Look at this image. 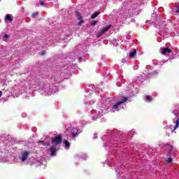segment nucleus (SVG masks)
Here are the masks:
<instances>
[{"mask_svg": "<svg viewBox=\"0 0 179 179\" xmlns=\"http://www.w3.org/2000/svg\"><path fill=\"white\" fill-rule=\"evenodd\" d=\"M175 115H177V113H174Z\"/></svg>", "mask_w": 179, "mask_h": 179, "instance_id": "2f4dec72", "label": "nucleus"}, {"mask_svg": "<svg viewBox=\"0 0 179 179\" xmlns=\"http://www.w3.org/2000/svg\"><path fill=\"white\" fill-rule=\"evenodd\" d=\"M101 115H103V114L99 112V115H97V114L95 115V117H96V118H99V117H101Z\"/></svg>", "mask_w": 179, "mask_h": 179, "instance_id": "a211bd4d", "label": "nucleus"}, {"mask_svg": "<svg viewBox=\"0 0 179 179\" xmlns=\"http://www.w3.org/2000/svg\"><path fill=\"white\" fill-rule=\"evenodd\" d=\"M93 139H97V136L96 134H94Z\"/></svg>", "mask_w": 179, "mask_h": 179, "instance_id": "4be33fe9", "label": "nucleus"}, {"mask_svg": "<svg viewBox=\"0 0 179 179\" xmlns=\"http://www.w3.org/2000/svg\"><path fill=\"white\" fill-rule=\"evenodd\" d=\"M80 159H82V160H86V159H87V155H86V154H83L80 156Z\"/></svg>", "mask_w": 179, "mask_h": 179, "instance_id": "dca6fc26", "label": "nucleus"}, {"mask_svg": "<svg viewBox=\"0 0 179 179\" xmlns=\"http://www.w3.org/2000/svg\"><path fill=\"white\" fill-rule=\"evenodd\" d=\"M135 131L134 130H131V134H134Z\"/></svg>", "mask_w": 179, "mask_h": 179, "instance_id": "c85d7f7f", "label": "nucleus"}, {"mask_svg": "<svg viewBox=\"0 0 179 179\" xmlns=\"http://www.w3.org/2000/svg\"><path fill=\"white\" fill-rule=\"evenodd\" d=\"M3 37H4L5 38H9V35L5 34V35L3 36Z\"/></svg>", "mask_w": 179, "mask_h": 179, "instance_id": "412c9836", "label": "nucleus"}, {"mask_svg": "<svg viewBox=\"0 0 179 179\" xmlns=\"http://www.w3.org/2000/svg\"><path fill=\"white\" fill-rule=\"evenodd\" d=\"M171 50L169 48H164L162 49V54L163 55H166L167 54H171Z\"/></svg>", "mask_w": 179, "mask_h": 179, "instance_id": "6e6552de", "label": "nucleus"}, {"mask_svg": "<svg viewBox=\"0 0 179 179\" xmlns=\"http://www.w3.org/2000/svg\"><path fill=\"white\" fill-rule=\"evenodd\" d=\"M116 171H121V170H120V169H116Z\"/></svg>", "mask_w": 179, "mask_h": 179, "instance_id": "c756f323", "label": "nucleus"}, {"mask_svg": "<svg viewBox=\"0 0 179 179\" xmlns=\"http://www.w3.org/2000/svg\"><path fill=\"white\" fill-rule=\"evenodd\" d=\"M29 155H30V153L27 151L22 152L21 155V162H26L27 157H29Z\"/></svg>", "mask_w": 179, "mask_h": 179, "instance_id": "423d86ee", "label": "nucleus"}, {"mask_svg": "<svg viewBox=\"0 0 179 179\" xmlns=\"http://www.w3.org/2000/svg\"><path fill=\"white\" fill-rule=\"evenodd\" d=\"M135 55H136V50L134 49L133 51L130 52L129 58H134Z\"/></svg>", "mask_w": 179, "mask_h": 179, "instance_id": "1a4fd4ad", "label": "nucleus"}, {"mask_svg": "<svg viewBox=\"0 0 179 179\" xmlns=\"http://www.w3.org/2000/svg\"><path fill=\"white\" fill-rule=\"evenodd\" d=\"M26 115H27L26 113H22V116L24 118V117H26Z\"/></svg>", "mask_w": 179, "mask_h": 179, "instance_id": "393cba45", "label": "nucleus"}, {"mask_svg": "<svg viewBox=\"0 0 179 179\" xmlns=\"http://www.w3.org/2000/svg\"><path fill=\"white\" fill-rule=\"evenodd\" d=\"M38 143H41L43 145V146H50V143H48V142L44 143V141H40Z\"/></svg>", "mask_w": 179, "mask_h": 179, "instance_id": "9b49d317", "label": "nucleus"}, {"mask_svg": "<svg viewBox=\"0 0 179 179\" xmlns=\"http://www.w3.org/2000/svg\"><path fill=\"white\" fill-rule=\"evenodd\" d=\"M134 69H138V66H134Z\"/></svg>", "mask_w": 179, "mask_h": 179, "instance_id": "a878e982", "label": "nucleus"}, {"mask_svg": "<svg viewBox=\"0 0 179 179\" xmlns=\"http://www.w3.org/2000/svg\"><path fill=\"white\" fill-rule=\"evenodd\" d=\"M167 162H168V163H171V162H173V159L168 158Z\"/></svg>", "mask_w": 179, "mask_h": 179, "instance_id": "aec40b11", "label": "nucleus"}, {"mask_svg": "<svg viewBox=\"0 0 179 179\" xmlns=\"http://www.w3.org/2000/svg\"><path fill=\"white\" fill-rule=\"evenodd\" d=\"M80 133V131H79V129H78V128L75 127H70L67 128L65 131V134H66L67 135H70L71 136H72V138L78 136V135H79Z\"/></svg>", "mask_w": 179, "mask_h": 179, "instance_id": "f03ea898", "label": "nucleus"}, {"mask_svg": "<svg viewBox=\"0 0 179 179\" xmlns=\"http://www.w3.org/2000/svg\"><path fill=\"white\" fill-rule=\"evenodd\" d=\"M111 29V25H108L103 27L97 34V37H101L106 31H108Z\"/></svg>", "mask_w": 179, "mask_h": 179, "instance_id": "20e7f679", "label": "nucleus"}, {"mask_svg": "<svg viewBox=\"0 0 179 179\" xmlns=\"http://www.w3.org/2000/svg\"><path fill=\"white\" fill-rule=\"evenodd\" d=\"M120 167L122 168V167H124V166H123V165H121Z\"/></svg>", "mask_w": 179, "mask_h": 179, "instance_id": "7c9ffc66", "label": "nucleus"}, {"mask_svg": "<svg viewBox=\"0 0 179 179\" xmlns=\"http://www.w3.org/2000/svg\"><path fill=\"white\" fill-rule=\"evenodd\" d=\"M41 55H45V52H41Z\"/></svg>", "mask_w": 179, "mask_h": 179, "instance_id": "bb28decb", "label": "nucleus"}, {"mask_svg": "<svg viewBox=\"0 0 179 179\" xmlns=\"http://www.w3.org/2000/svg\"><path fill=\"white\" fill-rule=\"evenodd\" d=\"M76 15L78 17V20H80L78 22V26H82V23H83V17H82L79 11H76Z\"/></svg>", "mask_w": 179, "mask_h": 179, "instance_id": "39448f33", "label": "nucleus"}, {"mask_svg": "<svg viewBox=\"0 0 179 179\" xmlns=\"http://www.w3.org/2000/svg\"><path fill=\"white\" fill-rule=\"evenodd\" d=\"M61 142H62V136L61 134L52 138V147L50 148L51 156H55V152H57V146H58Z\"/></svg>", "mask_w": 179, "mask_h": 179, "instance_id": "f257e3e1", "label": "nucleus"}, {"mask_svg": "<svg viewBox=\"0 0 179 179\" xmlns=\"http://www.w3.org/2000/svg\"><path fill=\"white\" fill-rule=\"evenodd\" d=\"M176 125H175L174 129H176V128H178V126H179V120H178V117H176Z\"/></svg>", "mask_w": 179, "mask_h": 179, "instance_id": "4468645a", "label": "nucleus"}, {"mask_svg": "<svg viewBox=\"0 0 179 179\" xmlns=\"http://www.w3.org/2000/svg\"><path fill=\"white\" fill-rule=\"evenodd\" d=\"M127 100H128V97H124L122 100L112 106V110H114L113 111H120V107L121 106V104H124Z\"/></svg>", "mask_w": 179, "mask_h": 179, "instance_id": "7ed1b4c3", "label": "nucleus"}, {"mask_svg": "<svg viewBox=\"0 0 179 179\" xmlns=\"http://www.w3.org/2000/svg\"><path fill=\"white\" fill-rule=\"evenodd\" d=\"M40 5H41V6H43V5H44V1H41Z\"/></svg>", "mask_w": 179, "mask_h": 179, "instance_id": "b1692460", "label": "nucleus"}, {"mask_svg": "<svg viewBox=\"0 0 179 179\" xmlns=\"http://www.w3.org/2000/svg\"><path fill=\"white\" fill-rule=\"evenodd\" d=\"M145 99H146L147 101H148L149 103H150V101H152V96H148V95L145 96Z\"/></svg>", "mask_w": 179, "mask_h": 179, "instance_id": "2eb2a0df", "label": "nucleus"}, {"mask_svg": "<svg viewBox=\"0 0 179 179\" xmlns=\"http://www.w3.org/2000/svg\"><path fill=\"white\" fill-rule=\"evenodd\" d=\"M6 20H8V22H12L13 20L12 19L10 15H7L6 16Z\"/></svg>", "mask_w": 179, "mask_h": 179, "instance_id": "ddd939ff", "label": "nucleus"}, {"mask_svg": "<svg viewBox=\"0 0 179 179\" xmlns=\"http://www.w3.org/2000/svg\"><path fill=\"white\" fill-rule=\"evenodd\" d=\"M31 16L32 17H37L38 16V13H34Z\"/></svg>", "mask_w": 179, "mask_h": 179, "instance_id": "f3484780", "label": "nucleus"}, {"mask_svg": "<svg viewBox=\"0 0 179 179\" xmlns=\"http://www.w3.org/2000/svg\"><path fill=\"white\" fill-rule=\"evenodd\" d=\"M100 15V12L94 13L91 17V19H96Z\"/></svg>", "mask_w": 179, "mask_h": 179, "instance_id": "9d476101", "label": "nucleus"}, {"mask_svg": "<svg viewBox=\"0 0 179 179\" xmlns=\"http://www.w3.org/2000/svg\"><path fill=\"white\" fill-rule=\"evenodd\" d=\"M64 145H65V148H69V146H71V143H69V141H68V140H65L64 141Z\"/></svg>", "mask_w": 179, "mask_h": 179, "instance_id": "f8f14e48", "label": "nucleus"}, {"mask_svg": "<svg viewBox=\"0 0 179 179\" xmlns=\"http://www.w3.org/2000/svg\"><path fill=\"white\" fill-rule=\"evenodd\" d=\"M0 97H2V91H0Z\"/></svg>", "mask_w": 179, "mask_h": 179, "instance_id": "cd10ccee", "label": "nucleus"}, {"mask_svg": "<svg viewBox=\"0 0 179 179\" xmlns=\"http://www.w3.org/2000/svg\"><path fill=\"white\" fill-rule=\"evenodd\" d=\"M176 12H177V13L179 12V6L176 7Z\"/></svg>", "mask_w": 179, "mask_h": 179, "instance_id": "5701e85b", "label": "nucleus"}, {"mask_svg": "<svg viewBox=\"0 0 179 179\" xmlns=\"http://www.w3.org/2000/svg\"><path fill=\"white\" fill-rule=\"evenodd\" d=\"M92 26H96V24H97V22L96 21H93L92 23H91Z\"/></svg>", "mask_w": 179, "mask_h": 179, "instance_id": "6ab92c4d", "label": "nucleus"}, {"mask_svg": "<svg viewBox=\"0 0 179 179\" xmlns=\"http://www.w3.org/2000/svg\"><path fill=\"white\" fill-rule=\"evenodd\" d=\"M43 90L45 93H47L48 96H51L54 93V91L51 90V88L48 89L47 88V87L43 88V90Z\"/></svg>", "mask_w": 179, "mask_h": 179, "instance_id": "0eeeda50", "label": "nucleus"}]
</instances>
